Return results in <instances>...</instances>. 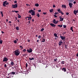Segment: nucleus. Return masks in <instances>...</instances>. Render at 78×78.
I'll return each instance as SVG.
<instances>
[{
  "mask_svg": "<svg viewBox=\"0 0 78 78\" xmlns=\"http://www.w3.org/2000/svg\"><path fill=\"white\" fill-rule=\"evenodd\" d=\"M50 12H53V9H51L49 10Z\"/></svg>",
  "mask_w": 78,
  "mask_h": 78,
  "instance_id": "obj_18",
  "label": "nucleus"
},
{
  "mask_svg": "<svg viewBox=\"0 0 78 78\" xmlns=\"http://www.w3.org/2000/svg\"><path fill=\"white\" fill-rule=\"evenodd\" d=\"M18 17L19 18H20L21 17V16H20V15H19V16H18Z\"/></svg>",
  "mask_w": 78,
  "mask_h": 78,
  "instance_id": "obj_38",
  "label": "nucleus"
},
{
  "mask_svg": "<svg viewBox=\"0 0 78 78\" xmlns=\"http://www.w3.org/2000/svg\"><path fill=\"white\" fill-rule=\"evenodd\" d=\"M37 42H39V40H37Z\"/></svg>",
  "mask_w": 78,
  "mask_h": 78,
  "instance_id": "obj_62",
  "label": "nucleus"
},
{
  "mask_svg": "<svg viewBox=\"0 0 78 78\" xmlns=\"http://www.w3.org/2000/svg\"><path fill=\"white\" fill-rule=\"evenodd\" d=\"M58 60V58H56L55 59H54V61L55 62H56V61Z\"/></svg>",
  "mask_w": 78,
  "mask_h": 78,
  "instance_id": "obj_31",
  "label": "nucleus"
},
{
  "mask_svg": "<svg viewBox=\"0 0 78 78\" xmlns=\"http://www.w3.org/2000/svg\"><path fill=\"white\" fill-rule=\"evenodd\" d=\"M59 14V13L58 12H55V15H56L57 14Z\"/></svg>",
  "mask_w": 78,
  "mask_h": 78,
  "instance_id": "obj_34",
  "label": "nucleus"
},
{
  "mask_svg": "<svg viewBox=\"0 0 78 78\" xmlns=\"http://www.w3.org/2000/svg\"><path fill=\"white\" fill-rule=\"evenodd\" d=\"M11 64L12 66H13L14 65V62H11Z\"/></svg>",
  "mask_w": 78,
  "mask_h": 78,
  "instance_id": "obj_25",
  "label": "nucleus"
},
{
  "mask_svg": "<svg viewBox=\"0 0 78 78\" xmlns=\"http://www.w3.org/2000/svg\"><path fill=\"white\" fill-rule=\"evenodd\" d=\"M60 13H61V14H62V15H64V13H63L62 12Z\"/></svg>",
  "mask_w": 78,
  "mask_h": 78,
  "instance_id": "obj_42",
  "label": "nucleus"
},
{
  "mask_svg": "<svg viewBox=\"0 0 78 78\" xmlns=\"http://www.w3.org/2000/svg\"><path fill=\"white\" fill-rule=\"evenodd\" d=\"M37 17H40V15L39 13H37Z\"/></svg>",
  "mask_w": 78,
  "mask_h": 78,
  "instance_id": "obj_24",
  "label": "nucleus"
},
{
  "mask_svg": "<svg viewBox=\"0 0 78 78\" xmlns=\"http://www.w3.org/2000/svg\"><path fill=\"white\" fill-rule=\"evenodd\" d=\"M10 75H15L16 74V72H11L10 73Z\"/></svg>",
  "mask_w": 78,
  "mask_h": 78,
  "instance_id": "obj_16",
  "label": "nucleus"
},
{
  "mask_svg": "<svg viewBox=\"0 0 78 78\" xmlns=\"http://www.w3.org/2000/svg\"><path fill=\"white\" fill-rule=\"evenodd\" d=\"M50 25H51V26L52 27H56V25H55V24H53L52 23H51L50 24Z\"/></svg>",
  "mask_w": 78,
  "mask_h": 78,
  "instance_id": "obj_12",
  "label": "nucleus"
},
{
  "mask_svg": "<svg viewBox=\"0 0 78 78\" xmlns=\"http://www.w3.org/2000/svg\"><path fill=\"white\" fill-rule=\"evenodd\" d=\"M65 47L66 48H67V45H65Z\"/></svg>",
  "mask_w": 78,
  "mask_h": 78,
  "instance_id": "obj_40",
  "label": "nucleus"
},
{
  "mask_svg": "<svg viewBox=\"0 0 78 78\" xmlns=\"http://www.w3.org/2000/svg\"><path fill=\"white\" fill-rule=\"evenodd\" d=\"M29 13H30V14H31V12H32L31 14V15H32V16H34L35 15V12L32 9H31L30 10H29Z\"/></svg>",
  "mask_w": 78,
  "mask_h": 78,
  "instance_id": "obj_1",
  "label": "nucleus"
},
{
  "mask_svg": "<svg viewBox=\"0 0 78 78\" xmlns=\"http://www.w3.org/2000/svg\"><path fill=\"white\" fill-rule=\"evenodd\" d=\"M54 35L56 37H58L57 36V34H54Z\"/></svg>",
  "mask_w": 78,
  "mask_h": 78,
  "instance_id": "obj_21",
  "label": "nucleus"
},
{
  "mask_svg": "<svg viewBox=\"0 0 78 78\" xmlns=\"http://www.w3.org/2000/svg\"><path fill=\"white\" fill-rule=\"evenodd\" d=\"M2 17H3V14H2Z\"/></svg>",
  "mask_w": 78,
  "mask_h": 78,
  "instance_id": "obj_60",
  "label": "nucleus"
},
{
  "mask_svg": "<svg viewBox=\"0 0 78 78\" xmlns=\"http://www.w3.org/2000/svg\"><path fill=\"white\" fill-rule=\"evenodd\" d=\"M4 67H7V66L6 65V64H5L4 65Z\"/></svg>",
  "mask_w": 78,
  "mask_h": 78,
  "instance_id": "obj_41",
  "label": "nucleus"
},
{
  "mask_svg": "<svg viewBox=\"0 0 78 78\" xmlns=\"http://www.w3.org/2000/svg\"><path fill=\"white\" fill-rule=\"evenodd\" d=\"M78 12V10H74V14H75V15H76V14H77Z\"/></svg>",
  "mask_w": 78,
  "mask_h": 78,
  "instance_id": "obj_10",
  "label": "nucleus"
},
{
  "mask_svg": "<svg viewBox=\"0 0 78 78\" xmlns=\"http://www.w3.org/2000/svg\"><path fill=\"white\" fill-rule=\"evenodd\" d=\"M43 14H47V13H46V12L45 13L44 12L43 13Z\"/></svg>",
  "mask_w": 78,
  "mask_h": 78,
  "instance_id": "obj_55",
  "label": "nucleus"
},
{
  "mask_svg": "<svg viewBox=\"0 0 78 78\" xmlns=\"http://www.w3.org/2000/svg\"><path fill=\"white\" fill-rule=\"evenodd\" d=\"M12 8H17V4H16L15 5H12Z\"/></svg>",
  "mask_w": 78,
  "mask_h": 78,
  "instance_id": "obj_4",
  "label": "nucleus"
},
{
  "mask_svg": "<svg viewBox=\"0 0 78 78\" xmlns=\"http://www.w3.org/2000/svg\"><path fill=\"white\" fill-rule=\"evenodd\" d=\"M65 62H64V61H62L61 62V64H64V63Z\"/></svg>",
  "mask_w": 78,
  "mask_h": 78,
  "instance_id": "obj_20",
  "label": "nucleus"
},
{
  "mask_svg": "<svg viewBox=\"0 0 78 78\" xmlns=\"http://www.w3.org/2000/svg\"><path fill=\"white\" fill-rule=\"evenodd\" d=\"M44 30V28H42L41 30V31H43Z\"/></svg>",
  "mask_w": 78,
  "mask_h": 78,
  "instance_id": "obj_32",
  "label": "nucleus"
},
{
  "mask_svg": "<svg viewBox=\"0 0 78 78\" xmlns=\"http://www.w3.org/2000/svg\"><path fill=\"white\" fill-rule=\"evenodd\" d=\"M23 51H24V52L26 51V49H24L23 50Z\"/></svg>",
  "mask_w": 78,
  "mask_h": 78,
  "instance_id": "obj_47",
  "label": "nucleus"
},
{
  "mask_svg": "<svg viewBox=\"0 0 78 78\" xmlns=\"http://www.w3.org/2000/svg\"><path fill=\"white\" fill-rule=\"evenodd\" d=\"M12 23V22H11V21H9V23Z\"/></svg>",
  "mask_w": 78,
  "mask_h": 78,
  "instance_id": "obj_53",
  "label": "nucleus"
},
{
  "mask_svg": "<svg viewBox=\"0 0 78 78\" xmlns=\"http://www.w3.org/2000/svg\"><path fill=\"white\" fill-rule=\"evenodd\" d=\"M2 34H3V33H4V32L3 31H2Z\"/></svg>",
  "mask_w": 78,
  "mask_h": 78,
  "instance_id": "obj_59",
  "label": "nucleus"
},
{
  "mask_svg": "<svg viewBox=\"0 0 78 78\" xmlns=\"http://www.w3.org/2000/svg\"><path fill=\"white\" fill-rule=\"evenodd\" d=\"M8 58H7L6 57H5L3 59V62H6L8 61Z\"/></svg>",
  "mask_w": 78,
  "mask_h": 78,
  "instance_id": "obj_7",
  "label": "nucleus"
},
{
  "mask_svg": "<svg viewBox=\"0 0 78 78\" xmlns=\"http://www.w3.org/2000/svg\"><path fill=\"white\" fill-rule=\"evenodd\" d=\"M76 56L78 57V53L77 54H76Z\"/></svg>",
  "mask_w": 78,
  "mask_h": 78,
  "instance_id": "obj_61",
  "label": "nucleus"
},
{
  "mask_svg": "<svg viewBox=\"0 0 78 78\" xmlns=\"http://www.w3.org/2000/svg\"><path fill=\"white\" fill-rule=\"evenodd\" d=\"M62 7L63 8H65L66 9L67 8V7L66 6V5H62Z\"/></svg>",
  "mask_w": 78,
  "mask_h": 78,
  "instance_id": "obj_14",
  "label": "nucleus"
},
{
  "mask_svg": "<svg viewBox=\"0 0 78 78\" xmlns=\"http://www.w3.org/2000/svg\"><path fill=\"white\" fill-rule=\"evenodd\" d=\"M32 22H34V19H32Z\"/></svg>",
  "mask_w": 78,
  "mask_h": 78,
  "instance_id": "obj_56",
  "label": "nucleus"
},
{
  "mask_svg": "<svg viewBox=\"0 0 78 78\" xmlns=\"http://www.w3.org/2000/svg\"><path fill=\"white\" fill-rule=\"evenodd\" d=\"M58 27H60V28H61L62 27V25H58Z\"/></svg>",
  "mask_w": 78,
  "mask_h": 78,
  "instance_id": "obj_19",
  "label": "nucleus"
},
{
  "mask_svg": "<svg viewBox=\"0 0 78 78\" xmlns=\"http://www.w3.org/2000/svg\"><path fill=\"white\" fill-rule=\"evenodd\" d=\"M1 14H3V12H1Z\"/></svg>",
  "mask_w": 78,
  "mask_h": 78,
  "instance_id": "obj_54",
  "label": "nucleus"
},
{
  "mask_svg": "<svg viewBox=\"0 0 78 78\" xmlns=\"http://www.w3.org/2000/svg\"><path fill=\"white\" fill-rule=\"evenodd\" d=\"M62 41H61L60 44H59V45H62Z\"/></svg>",
  "mask_w": 78,
  "mask_h": 78,
  "instance_id": "obj_26",
  "label": "nucleus"
},
{
  "mask_svg": "<svg viewBox=\"0 0 78 78\" xmlns=\"http://www.w3.org/2000/svg\"><path fill=\"white\" fill-rule=\"evenodd\" d=\"M9 5V3L7 2V1H5V2H3V6H5V7H6V5Z\"/></svg>",
  "mask_w": 78,
  "mask_h": 78,
  "instance_id": "obj_2",
  "label": "nucleus"
},
{
  "mask_svg": "<svg viewBox=\"0 0 78 78\" xmlns=\"http://www.w3.org/2000/svg\"><path fill=\"white\" fill-rule=\"evenodd\" d=\"M42 40L43 41H41V42H45V39H44V38H43Z\"/></svg>",
  "mask_w": 78,
  "mask_h": 78,
  "instance_id": "obj_17",
  "label": "nucleus"
},
{
  "mask_svg": "<svg viewBox=\"0 0 78 78\" xmlns=\"http://www.w3.org/2000/svg\"><path fill=\"white\" fill-rule=\"evenodd\" d=\"M26 67H28V64L27 63H26Z\"/></svg>",
  "mask_w": 78,
  "mask_h": 78,
  "instance_id": "obj_43",
  "label": "nucleus"
},
{
  "mask_svg": "<svg viewBox=\"0 0 78 78\" xmlns=\"http://www.w3.org/2000/svg\"><path fill=\"white\" fill-rule=\"evenodd\" d=\"M55 7H56V6H55V5H53V8H55Z\"/></svg>",
  "mask_w": 78,
  "mask_h": 78,
  "instance_id": "obj_51",
  "label": "nucleus"
},
{
  "mask_svg": "<svg viewBox=\"0 0 78 78\" xmlns=\"http://www.w3.org/2000/svg\"><path fill=\"white\" fill-rule=\"evenodd\" d=\"M73 3H74V4H75L76 3V2L74 1V2H73Z\"/></svg>",
  "mask_w": 78,
  "mask_h": 78,
  "instance_id": "obj_57",
  "label": "nucleus"
},
{
  "mask_svg": "<svg viewBox=\"0 0 78 78\" xmlns=\"http://www.w3.org/2000/svg\"><path fill=\"white\" fill-rule=\"evenodd\" d=\"M70 30L72 31V32H73V27H71L70 28Z\"/></svg>",
  "mask_w": 78,
  "mask_h": 78,
  "instance_id": "obj_23",
  "label": "nucleus"
},
{
  "mask_svg": "<svg viewBox=\"0 0 78 78\" xmlns=\"http://www.w3.org/2000/svg\"><path fill=\"white\" fill-rule=\"evenodd\" d=\"M62 12V11L61 10H60V11H59L58 12H59V13H61V12Z\"/></svg>",
  "mask_w": 78,
  "mask_h": 78,
  "instance_id": "obj_46",
  "label": "nucleus"
},
{
  "mask_svg": "<svg viewBox=\"0 0 78 78\" xmlns=\"http://www.w3.org/2000/svg\"><path fill=\"white\" fill-rule=\"evenodd\" d=\"M63 27L64 28H66L67 27V26L65 25H63Z\"/></svg>",
  "mask_w": 78,
  "mask_h": 78,
  "instance_id": "obj_29",
  "label": "nucleus"
},
{
  "mask_svg": "<svg viewBox=\"0 0 78 78\" xmlns=\"http://www.w3.org/2000/svg\"><path fill=\"white\" fill-rule=\"evenodd\" d=\"M58 22H59L58 20L56 21V20L54 19L53 20V23H55V24H57V23H58Z\"/></svg>",
  "mask_w": 78,
  "mask_h": 78,
  "instance_id": "obj_5",
  "label": "nucleus"
},
{
  "mask_svg": "<svg viewBox=\"0 0 78 78\" xmlns=\"http://www.w3.org/2000/svg\"><path fill=\"white\" fill-rule=\"evenodd\" d=\"M3 44V41L2 40H0V44Z\"/></svg>",
  "mask_w": 78,
  "mask_h": 78,
  "instance_id": "obj_22",
  "label": "nucleus"
},
{
  "mask_svg": "<svg viewBox=\"0 0 78 78\" xmlns=\"http://www.w3.org/2000/svg\"><path fill=\"white\" fill-rule=\"evenodd\" d=\"M73 21L74 22H76L75 20L74 19H73Z\"/></svg>",
  "mask_w": 78,
  "mask_h": 78,
  "instance_id": "obj_52",
  "label": "nucleus"
},
{
  "mask_svg": "<svg viewBox=\"0 0 78 78\" xmlns=\"http://www.w3.org/2000/svg\"><path fill=\"white\" fill-rule=\"evenodd\" d=\"M59 18H60V22H61V21H63V20H64V18H62V17H61V16H59Z\"/></svg>",
  "mask_w": 78,
  "mask_h": 78,
  "instance_id": "obj_11",
  "label": "nucleus"
},
{
  "mask_svg": "<svg viewBox=\"0 0 78 78\" xmlns=\"http://www.w3.org/2000/svg\"><path fill=\"white\" fill-rule=\"evenodd\" d=\"M66 15H69V12H66Z\"/></svg>",
  "mask_w": 78,
  "mask_h": 78,
  "instance_id": "obj_45",
  "label": "nucleus"
},
{
  "mask_svg": "<svg viewBox=\"0 0 78 78\" xmlns=\"http://www.w3.org/2000/svg\"><path fill=\"white\" fill-rule=\"evenodd\" d=\"M35 6H39V4L37 3V4H35Z\"/></svg>",
  "mask_w": 78,
  "mask_h": 78,
  "instance_id": "obj_37",
  "label": "nucleus"
},
{
  "mask_svg": "<svg viewBox=\"0 0 78 78\" xmlns=\"http://www.w3.org/2000/svg\"><path fill=\"white\" fill-rule=\"evenodd\" d=\"M15 55L16 56H19V55L20 54V52L18 50H16L15 51Z\"/></svg>",
  "mask_w": 78,
  "mask_h": 78,
  "instance_id": "obj_3",
  "label": "nucleus"
},
{
  "mask_svg": "<svg viewBox=\"0 0 78 78\" xmlns=\"http://www.w3.org/2000/svg\"><path fill=\"white\" fill-rule=\"evenodd\" d=\"M32 51L33 50H32V49H31V48H30L29 50L27 49V51L28 53H31Z\"/></svg>",
  "mask_w": 78,
  "mask_h": 78,
  "instance_id": "obj_6",
  "label": "nucleus"
},
{
  "mask_svg": "<svg viewBox=\"0 0 78 78\" xmlns=\"http://www.w3.org/2000/svg\"><path fill=\"white\" fill-rule=\"evenodd\" d=\"M54 17H55V18H56V17H57V16L56 15H54Z\"/></svg>",
  "mask_w": 78,
  "mask_h": 78,
  "instance_id": "obj_44",
  "label": "nucleus"
},
{
  "mask_svg": "<svg viewBox=\"0 0 78 78\" xmlns=\"http://www.w3.org/2000/svg\"><path fill=\"white\" fill-rule=\"evenodd\" d=\"M62 70L63 71H64V72H66V69L65 68H63L62 69Z\"/></svg>",
  "mask_w": 78,
  "mask_h": 78,
  "instance_id": "obj_15",
  "label": "nucleus"
},
{
  "mask_svg": "<svg viewBox=\"0 0 78 78\" xmlns=\"http://www.w3.org/2000/svg\"><path fill=\"white\" fill-rule=\"evenodd\" d=\"M37 36H38V35H36V37H37Z\"/></svg>",
  "mask_w": 78,
  "mask_h": 78,
  "instance_id": "obj_64",
  "label": "nucleus"
},
{
  "mask_svg": "<svg viewBox=\"0 0 78 78\" xmlns=\"http://www.w3.org/2000/svg\"><path fill=\"white\" fill-rule=\"evenodd\" d=\"M20 48H21L20 49L21 50H22V48H23V47L22 46H20Z\"/></svg>",
  "mask_w": 78,
  "mask_h": 78,
  "instance_id": "obj_28",
  "label": "nucleus"
},
{
  "mask_svg": "<svg viewBox=\"0 0 78 78\" xmlns=\"http://www.w3.org/2000/svg\"><path fill=\"white\" fill-rule=\"evenodd\" d=\"M28 42H30V40H28Z\"/></svg>",
  "mask_w": 78,
  "mask_h": 78,
  "instance_id": "obj_58",
  "label": "nucleus"
},
{
  "mask_svg": "<svg viewBox=\"0 0 78 78\" xmlns=\"http://www.w3.org/2000/svg\"><path fill=\"white\" fill-rule=\"evenodd\" d=\"M60 37L61 38V39H62V40H65V39H66V37H63L62 36H60Z\"/></svg>",
  "mask_w": 78,
  "mask_h": 78,
  "instance_id": "obj_8",
  "label": "nucleus"
},
{
  "mask_svg": "<svg viewBox=\"0 0 78 78\" xmlns=\"http://www.w3.org/2000/svg\"><path fill=\"white\" fill-rule=\"evenodd\" d=\"M41 35H39L38 36V39H40V38H41Z\"/></svg>",
  "mask_w": 78,
  "mask_h": 78,
  "instance_id": "obj_35",
  "label": "nucleus"
},
{
  "mask_svg": "<svg viewBox=\"0 0 78 78\" xmlns=\"http://www.w3.org/2000/svg\"><path fill=\"white\" fill-rule=\"evenodd\" d=\"M38 12H41V10H38Z\"/></svg>",
  "mask_w": 78,
  "mask_h": 78,
  "instance_id": "obj_49",
  "label": "nucleus"
},
{
  "mask_svg": "<svg viewBox=\"0 0 78 78\" xmlns=\"http://www.w3.org/2000/svg\"><path fill=\"white\" fill-rule=\"evenodd\" d=\"M10 61H12L13 60H12L10 59Z\"/></svg>",
  "mask_w": 78,
  "mask_h": 78,
  "instance_id": "obj_63",
  "label": "nucleus"
},
{
  "mask_svg": "<svg viewBox=\"0 0 78 78\" xmlns=\"http://www.w3.org/2000/svg\"><path fill=\"white\" fill-rule=\"evenodd\" d=\"M71 2H73V1H74V0H69Z\"/></svg>",
  "mask_w": 78,
  "mask_h": 78,
  "instance_id": "obj_39",
  "label": "nucleus"
},
{
  "mask_svg": "<svg viewBox=\"0 0 78 78\" xmlns=\"http://www.w3.org/2000/svg\"><path fill=\"white\" fill-rule=\"evenodd\" d=\"M27 18H28V20H31V19L32 18V17H27V18H26V19H27Z\"/></svg>",
  "mask_w": 78,
  "mask_h": 78,
  "instance_id": "obj_13",
  "label": "nucleus"
},
{
  "mask_svg": "<svg viewBox=\"0 0 78 78\" xmlns=\"http://www.w3.org/2000/svg\"><path fill=\"white\" fill-rule=\"evenodd\" d=\"M73 4L72 3H69V6L70 8H72V6L73 5Z\"/></svg>",
  "mask_w": 78,
  "mask_h": 78,
  "instance_id": "obj_9",
  "label": "nucleus"
},
{
  "mask_svg": "<svg viewBox=\"0 0 78 78\" xmlns=\"http://www.w3.org/2000/svg\"><path fill=\"white\" fill-rule=\"evenodd\" d=\"M19 28L18 27H16V29L17 30H19Z\"/></svg>",
  "mask_w": 78,
  "mask_h": 78,
  "instance_id": "obj_30",
  "label": "nucleus"
},
{
  "mask_svg": "<svg viewBox=\"0 0 78 78\" xmlns=\"http://www.w3.org/2000/svg\"><path fill=\"white\" fill-rule=\"evenodd\" d=\"M14 43H15V44H16L17 43V41L16 40H15L14 41Z\"/></svg>",
  "mask_w": 78,
  "mask_h": 78,
  "instance_id": "obj_33",
  "label": "nucleus"
},
{
  "mask_svg": "<svg viewBox=\"0 0 78 78\" xmlns=\"http://www.w3.org/2000/svg\"><path fill=\"white\" fill-rule=\"evenodd\" d=\"M17 1H14V3H17Z\"/></svg>",
  "mask_w": 78,
  "mask_h": 78,
  "instance_id": "obj_50",
  "label": "nucleus"
},
{
  "mask_svg": "<svg viewBox=\"0 0 78 78\" xmlns=\"http://www.w3.org/2000/svg\"><path fill=\"white\" fill-rule=\"evenodd\" d=\"M15 12H16V13H17V12H19V11H15Z\"/></svg>",
  "mask_w": 78,
  "mask_h": 78,
  "instance_id": "obj_48",
  "label": "nucleus"
},
{
  "mask_svg": "<svg viewBox=\"0 0 78 78\" xmlns=\"http://www.w3.org/2000/svg\"><path fill=\"white\" fill-rule=\"evenodd\" d=\"M29 60H30V61H31V60H33L34 59V58H29Z\"/></svg>",
  "mask_w": 78,
  "mask_h": 78,
  "instance_id": "obj_27",
  "label": "nucleus"
},
{
  "mask_svg": "<svg viewBox=\"0 0 78 78\" xmlns=\"http://www.w3.org/2000/svg\"><path fill=\"white\" fill-rule=\"evenodd\" d=\"M61 11V9H58L57 11L59 12V11Z\"/></svg>",
  "mask_w": 78,
  "mask_h": 78,
  "instance_id": "obj_36",
  "label": "nucleus"
}]
</instances>
